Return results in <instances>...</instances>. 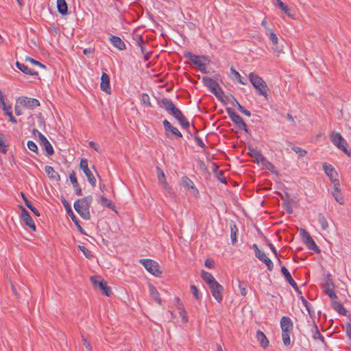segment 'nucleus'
<instances>
[{"label": "nucleus", "mask_w": 351, "mask_h": 351, "mask_svg": "<svg viewBox=\"0 0 351 351\" xmlns=\"http://www.w3.org/2000/svg\"><path fill=\"white\" fill-rule=\"evenodd\" d=\"M158 104L169 112L178 121L180 126L187 131L189 135L193 136V132L190 130L189 121L186 119L182 111L175 106L170 99L166 97L162 98L158 101Z\"/></svg>", "instance_id": "obj_1"}, {"label": "nucleus", "mask_w": 351, "mask_h": 351, "mask_svg": "<svg viewBox=\"0 0 351 351\" xmlns=\"http://www.w3.org/2000/svg\"><path fill=\"white\" fill-rule=\"evenodd\" d=\"M93 202L92 195H87L82 199H77L73 204L74 208L80 216L85 219H90L89 208Z\"/></svg>", "instance_id": "obj_2"}, {"label": "nucleus", "mask_w": 351, "mask_h": 351, "mask_svg": "<svg viewBox=\"0 0 351 351\" xmlns=\"http://www.w3.org/2000/svg\"><path fill=\"white\" fill-rule=\"evenodd\" d=\"M248 77L250 82L255 88L257 94L263 95L266 99H267L269 88L263 78L254 73H250Z\"/></svg>", "instance_id": "obj_3"}, {"label": "nucleus", "mask_w": 351, "mask_h": 351, "mask_svg": "<svg viewBox=\"0 0 351 351\" xmlns=\"http://www.w3.org/2000/svg\"><path fill=\"white\" fill-rule=\"evenodd\" d=\"M202 82L204 85L215 96L221 101H224L223 96L224 92L222 88L219 86L218 82L215 79L203 76L202 77Z\"/></svg>", "instance_id": "obj_4"}, {"label": "nucleus", "mask_w": 351, "mask_h": 351, "mask_svg": "<svg viewBox=\"0 0 351 351\" xmlns=\"http://www.w3.org/2000/svg\"><path fill=\"white\" fill-rule=\"evenodd\" d=\"M183 56L190 61V63L196 65L201 73H208L205 62H208L209 60L206 56L195 55L187 51L184 52Z\"/></svg>", "instance_id": "obj_5"}, {"label": "nucleus", "mask_w": 351, "mask_h": 351, "mask_svg": "<svg viewBox=\"0 0 351 351\" xmlns=\"http://www.w3.org/2000/svg\"><path fill=\"white\" fill-rule=\"evenodd\" d=\"M226 111L228 113L231 121L234 123L235 126L239 129L248 132V129L246 123L243 118L236 113L231 108H226Z\"/></svg>", "instance_id": "obj_6"}, {"label": "nucleus", "mask_w": 351, "mask_h": 351, "mask_svg": "<svg viewBox=\"0 0 351 351\" xmlns=\"http://www.w3.org/2000/svg\"><path fill=\"white\" fill-rule=\"evenodd\" d=\"M330 137L332 143L335 145L342 150L348 156H351V151L348 150L346 147L347 143L339 132H332Z\"/></svg>", "instance_id": "obj_7"}, {"label": "nucleus", "mask_w": 351, "mask_h": 351, "mask_svg": "<svg viewBox=\"0 0 351 351\" xmlns=\"http://www.w3.org/2000/svg\"><path fill=\"white\" fill-rule=\"evenodd\" d=\"M300 234L301 236L302 242L310 250H313L316 253H320V249L317 245L308 232H307L305 229L301 228L300 230Z\"/></svg>", "instance_id": "obj_8"}, {"label": "nucleus", "mask_w": 351, "mask_h": 351, "mask_svg": "<svg viewBox=\"0 0 351 351\" xmlns=\"http://www.w3.org/2000/svg\"><path fill=\"white\" fill-rule=\"evenodd\" d=\"M140 263L144 266L146 270L152 275L159 277L162 272L160 270V266L157 262L152 259H141Z\"/></svg>", "instance_id": "obj_9"}, {"label": "nucleus", "mask_w": 351, "mask_h": 351, "mask_svg": "<svg viewBox=\"0 0 351 351\" xmlns=\"http://www.w3.org/2000/svg\"><path fill=\"white\" fill-rule=\"evenodd\" d=\"M61 202L66 211L67 215L71 217V220L76 226L77 230L82 234H86L85 233L84 229L82 228V227L80 226V220L77 219V217L75 216V215L73 212L71 205L69 204V203L66 201V199L63 196L61 197Z\"/></svg>", "instance_id": "obj_10"}, {"label": "nucleus", "mask_w": 351, "mask_h": 351, "mask_svg": "<svg viewBox=\"0 0 351 351\" xmlns=\"http://www.w3.org/2000/svg\"><path fill=\"white\" fill-rule=\"evenodd\" d=\"M165 134L167 138H171L173 136H175L177 138H182V134L179 131V130L171 125V123L167 119H165L162 121Z\"/></svg>", "instance_id": "obj_11"}, {"label": "nucleus", "mask_w": 351, "mask_h": 351, "mask_svg": "<svg viewBox=\"0 0 351 351\" xmlns=\"http://www.w3.org/2000/svg\"><path fill=\"white\" fill-rule=\"evenodd\" d=\"M80 167L82 169L87 177V180L90 184L95 187L96 186V179L91 172V171L88 168V162L86 158H82L80 160Z\"/></svg>", "instance_id": "obj_12"}, {"label": "nucleus", "mask_w": 351, "mask_h": 351, "mask_svg": "<svg viewBox=\"0 0 351 351\" xmlns=\"http://www.w3.org/2000/svg\"><path fill=\"white\" fill-rule=\"evenodd\" d=\"M323 289L325 293L331 299L337 298V296L334 291V283L332 279L331 278L330 274H328L325 278L323 285Z\"/></svg>", "instance_id": "obj_13"}, {"label": "nucleus", "mask_w": 351, "mask_h": 351, "mask_svg": "<svg viewBox=\"0 0 351 351\" xmlns=\"http://www.w3.org/2000/svg\"><path fill=\"white\" fill-rule=\"evenodd\" d=\"M212 295L219 302L221 303L223 300L222 292L223 291V287L218 282L209 286Z\"/></svg>", "instance_id": "obj_14"}, {"label": "nucleus", "mask_w": 351, "mask_h": 351, "mask_svg": "<svg viewBox=\"0 0 351 351\" xmlns=\"http://www.w3.org/2000/svg\"><path fill=\"white\" fill-rule=\"evenodd\" d=\"M97 276L90 277V281L94 285H98L103 293L106 296H110L112 294V290L110 287L107 285V282L104 280H98Z\"/></svg>", "instance_id": "obj_15"}, {"label": "nucleus", "mask_w": 351, "mask_h": 351, "mask_svg": "<svg viewBox=\"0 0 351 351\" xmlns=\"http://www.w3.org/2000/svg\"><path fill=\"white\" fill-rule=\"evenodd\" d=\"M38 138L40 146L43 147L46 152V155L48 156H52L54 154V150L47 138L42 133H39Z\"/></svg>", "instance_id": "obj_16"}, {"label": "nucleus", "mask_w": 351, "mask_h": 351, "mask_svg": "<svg viewBox=\"0 0 351 351\" xmlns=\"http://www.w3.org/2000/svg\"><path fill=\"white\" fill-rule=\"evenodd\" d=\"M22 212H21V219L23 221L27 226L30 229L33 231L36 230V227L35 226L34 221L32 218L31 215L28 213V211L23 206H21Z\"/></svg>", "instance_id": "obj_17"}, {"label": "nucleus", "mask_w": 351, "mask_h": 351, "mask_svg": "<svg viewBox=\"0 0 351 351\" xmlns=\"http://www.w3.org/2000/svg\"><path fill=\"white\" fill-rule=\"evenodd\" d=\"M100 88L103 91H104L107 94L111 93L110 77L105 72H103L101 74Z\"/></svg>", "instance_id": "obj_18"}, {"label": "nucleus", "mask_w": 351, "mask_h": 351, "mask_svg": "<svg viewBox=\"0 0 351 351\" xmlns=\"http://www.w3.org/2000/svg\"><path fill=\"white\" fill-rule=\"evenodd\" d=\"M332 184H333V190L332 191V196L334 197V198L337 202H338L340 204H343L344 198H343V196L340 191L339 181L336 182Z\"/></svg>", "instance_id": "obj_19"}, {"label": "nucleus", "mask_w": 351, "mask_h": 351, "mask_svg": "<svg viewBox=\"0 0 351 351\" xmlns=\"http://www.w3.org/2000/svg\"><path fill=\"white\" fill-rule=\"evenodd\" d=\"M323 168L326 174L330 178L332 183L339 182V180L337 178V173L331 165L324 163Z\"/></svg>", "instance_id": "obj_20"}, {"label": "nucleus", "mask_w": 351, "mask_h": 351, "mask_svg": "<svg viewBox=\"0 0 351 351\" xmlns=\"http://www.w3.org/2000/svg\"><path fill=\"white\" fill-rule=\"evenodd\" d=\"M282 331L292 332L293 329V324L289 317L283 316L280 322Z\"/></svg>", "instance_id": "obj_21"}, {"label": "nucleus", "mask_w": 351, "mask_h": 351, "mask_svg": "<svg viewBox=\"0 0 351 351\" xmlns=\"http://www.w3.org/2000/svg\"><path fill=\"white\" fill-rule=\"evenodd\" d=\"M182 182L184 187L191 190L192 193L195 197L199 195V191L195 187L193 182L190 178L186 176H183L182 178Z\"/></svg>", "instance_id": "obj_22"}, {"label": "nucleus", "mask_w": 351, "mask_h": 351, "mask_svg": "<svg viewBox=\"0 0 351 351\" xmlns=\"http://www.w3.org/2000/svg\"><path fill=\"white\" fill-rule=\"evenodd\" d=\"M248 152L247 154L252 157L254 158V162L259 163L262 160V158L265 156L262 154L261 152L258 150L257 148H254L251 146L247 147Z\"/></svg>", "instance_id": "obj_23"}, {"label": "nucleus", "mask_w": 351, "mask_h": 351, "mask_svg": "<svg viewBox=\"0 0 351 351\" xmlns=\"http://www.w3.org/2000/svg\"><path fill=\"white\" fill-rule=\"evenodd\" d=\"M16 66L17 69H19L21 71H22L23 73L29 75H38V73L36 71H34L29 68L27 65L24 64L23 63H21L19 61L16 62Z\"/></svg>", "instance_id": "obj_24"}, {"label": "nucleus", "mask_w": 351, "mask_h": 351, "mask_svg": "<svg viewBox=\"0 0 351 351\" xmlns=\"http://www.w3.org/2000/svg\"><path fill=\"white\" fill-rule=\"evenodd\" d=\"M21 104L29 108H34L40 106V102L37 99L27 97L23 98Z\"/></svg>", "instance_id": "obj_25"}, {"label": "nucleus", "mask_w": 351, "mask_h": 351, "mask_svg": "<svg viewBox=\"0 0 351 351\" xmlns=\"http://www.w3.org/2000/svg\"><path fill=\"white\" fill-rule=\"evenodd\" d=\"M256 339L258 341L261 346L265 349L269 346V340L263 332L258 330L256 332Z\"/></svg>", "instance_id": "obj_26"}, {"label": "nucleus", "mask_w": 351, "mask_h": 351, "mask_svg": "<svg viewBox=\"0 0 351 351\" xmlns=\"http://www.w3.org/2000/svg\"><path fill=\"white\" fill-rule=\"evenodd\" d=\"M256 257L266 265L269 271L273 269L274 264L271 259L265 255L264 252L262 251L258 255H256Z\"/></svg>", "instance_id": "obj_27"}, {"label": "nucleus", "mask_w": 351, "mask_h": 351, "mask_svg": "<svg viewBox=\"0 0 351 351\" xmlns=\"http://www.w3.org/2000/svg\"><path fill=\"white\" fill-rule=\"evenodd\" d=\"M110 40L112 45L119 50H123L126 48L125 44L119 36H111Z\"/></svg>", "instance_id": "obj_28"}, {"label": "nucleus", "mask_w": 351, "mask_h": 351, "mask_svg": "<svg viewBox=\"0 0 351 351\" xmlns=\"http://www.w3.org/2000/svg\"><path fill=\"white\" fill-rule=\"evenodd\" d=\"M175 300L176 301V303L178 305V308L180 310L179 314H180V316L182 317V322L184 323H187L189 322L187 313L185 311V309L183 308L182 302H181V300L179 298H176Z\"/></svg>", "instance_id": "obj_29"}, {"label": "nucleus", "mask_w": 351, "mask_h": 351, "mask_svg": "<svg viewBox=\"0 0 351 351\" xmlns=\"http://www.w3.org/2000/svg\"><path fill=\"white\" fill-rule=\"evenodd\" d=\"M267 35L268 36L270 41L273 44V49L278 53L281 52L282 51V47H280L277 45L278 39L276 34L272 32H270L269 33H267Z\"/></svg>", "instance_id": "obj_30"}, {"label": "nucleus", "mask_w": 351, "mask_h": 351, "mask_svg": "<svg viewBox=\"0 0 351 351\" xmlns=\"http://www.w3.org/2000/svg\"><path fill=\"white\" fill-rule=\"evenodd\" d=\"M201 276L203 280L208 284V286L212 285L213 284L217 282L215 278L213 276V275L204 270H202L201 272Z\"/></svg>", "instance_id": "obj_31"}, {"label": "nucleus", "mask_w": 351, "mask_h": 351, "mask_svg": "<svg viewBox=\"0 0 351 351\" xmlns=\"http://www.w3.org/2000/svg\"><path fill=\"white\" fill-rule=\"evenodd\" d=\"M21 197L23 198L26 206L37 217H39L40 216V212L38 211V210L37 208H36L33 204H32V202L27 198V197L25 196V195L21 192Z\"/></svg>", "instance_id": "obj_32"}, {"label": "nucleus", "mask_w": 351, "mask_h": 351, "mask_svg": "<svg viewBox=\"0 0 351 351\" xmlns=\"http://www.w3.org/2000/svg\"><path fill=\"white\" fill-rule=\"evenodd\" d=\"M45 171L46 173L48 175L49 178L51 179H53L56 180H60V176L58 172H56L53 167L51 166H46L45 167Z\"/></svg>", "instance_id": "obj_33"}, {"label": "nucleus", "mask_w": 351, "mask_h": 351, "mask_svg": "<svg viewBox=\"0 0 351 351\" xmlns=\"http://www.w3.org/2000/svg\"><path fill=\"white\" fill-rule=\"evenodd\" d=\"M57 8L62 15H66L68 13V6L65 0H57Z\"/></svg>", "instance_id": "obj_34"}, {"label": "nucleus", "mask_w": 351, "mask_h": 351, "mask_svg": "<svg viewBox=\"0 0 351 351\" xmlns=\"http://www.w3.org/2000/svg\"><path fill=\"white\" fill-rule=\"evenodd\" d=\"M230 228L231 242L234 245L237 242V234L239 230L235 222L232 221L230 223Z\"/></svg>", "instance_id": "obj_35"}, {"label": "nucleus", "mask_w": 351, "mask_h": 351, "mask_svg": "<svg viewBox=\"0 0 351 351\" xmlns=\"http://www.w3.org/2000/svg\"><path fill=\"white\" fill-rule=\"evenodd\" d=\"M332 306L340 315H346L347 310L344 308L343 305L341 302H337V301H333L332 302Z\"/></svg>", "instance_id": "obj_36"}, {"label": "nucleus", "mask_w": 351, "mask_h": 351, "mask_svg": "<svg viewBox=\"0 0 351 351\" xmlns=\"http://www.w3.org/2000/svg\"><path fill=\"white\" fill-rule=\"evenodd\" d=\"M149 291L152 298L158 304H161V299L160 297V293L156 289V287L153 285H149Z\"/></svg>", "instance_id": "obj_37"}, {"label": "nucleus", "mask_w": 351, "mask_h": 351, "mask_svg": "<svg viewBox=\"0 0 351 351\" xmlns=\"http://www.w3.org/2000/svg\"><path fill=\"white\" fill-rule=\"evenodd\" d=\"M300 300H301L302 304L306 308V311H308L309 315L312 317L315 315V311L313 309L312 305L305 299L304 296H301L300 298Z\"/></svg>", "instance_id": "obj_38"}, {"label": "nucleus", "mask_w": 351, "mask_h": 351, "mask_svg": "<svg viewBox=\"0 0 351 351\" xmlns=\"http://www.w3.org/2000/svg\"><path fill=\"white\" fill-rule=\"evenodd\" d=\"M213 171L215 173V176H216L217 178L221 183H223V184H226L227 183V180H226V177L224 176L223 171L222 170H218V167L217 166L215 167V168L213 169Z\"/></svg>", "instance_id": "obj_39"}, {"label": "nucleus", "mask_w": 351, "mask_h": 351, "mask_svg": "<svg viewBox=\"0 0 351 351\" xmlns=\"http://www.w3.org/2000/svg\"><path fill=\"white\" fill-rule=\"evenodd\" d=\"M318 222L319 223L321 228L323 230H326L328 228V223L322 213L318 215Z\"/></svg>", "instance_id": "obj_40"}, {"label": "nucleus", "mask_w": 351, "mask_h": 351, "mask_svg": "<svg viewBox=\"0 0 351 351\" xmlns=\"http://www.w3.org/2000/svg\"><path fill=\"white\" fill-rule=\"evenodd\" d=\"M100 202H101V204L104 207H107L112 210H114L115 208V206L112 202V201L109 200L108 198H106L104 196L100 197Z\"/></svg>", "instance_id": "obj_41"}, {"label": "nucleus", "mask_w": 351, "mask_h": 351, "mask_svg": "<svg viewBox=\"0 0 351 351\" xmlns=\"http://www.w3.org/2000/svg\"><path fill=\"white\" fill-rule=\"evenodd\" d=\"M238 286L240 290V293L241 295L245 296L247 295V282L241 281L240 280H237Z\"/></svg>", "instance_id": "obj_42"}, {"label": "nucleus", "mask_w": 351, "mask_h": 351, "mask_svg": "<svg viewBox=\"0 0 351 351\" xmlns=\"http://www.w3.org/2000/svg\"><path fill=\"white\" fill-rule=\"evenodd\" d=\"M313 328H314V332L313 335V337L314 339H320L322 342H324V336L319 332V328L317 325L315 324V322H313Z\"/></svg>", "instance_id": "obj_43"}, {"label": "nucleus", "mask_w": 351, "mask_h": 351, "mask_svg": "<svg viewBox=\"0 0 351 351\" xmlns=\"http://www.w3.org/2000/svg\"><path fill=\"white\" fill-rule=\"evenodd\" d=\"M190 289L191 291V293L193 294V297L197 300L201 301L202 296V294L199 292L197 287L194 285H191L190 286Z\"/></svg>", "instance_id": "obj_44"}, {"label": "nucleus", "mask_w": 351, "mask_h": 351, "mask_svg": "<svg viewBox=\"0 0 351 351\" xmlns=\"http://www.w3.org/2000/svg\"><path fill=\"white\" fill-rule=\"evenodd\" d=\"M261 162L262 163V165L263 166H265V167L267 169L269 170L271 172L275 171V169H276L275 166L271 162H269L268 160H267V158L265 157L262 158V160Z\"/></svg>", "instance_id": "obj_45"}, {"label": "nucleus", "mask_w": 351, "mask_h": 351, "mask_svg": "<svg viewBox=\"0 0 351 351\" xmlns=\"http://www.w3.org/2000/svg\"><path fill=\"white\" fill-rule=\"evenodd\" d=\"M276 1V5H278L288 16H291L290 9L288 5H285L281 0H275Z\"/></svg>", "instance_id": "obj_46"}, {"label": "nucleus", "mask_w": 351, "mask_h": 351, "mask_svg": "<svg viewBox=\"0 0 351 351\" xmlns=\"http://www.w3.org/2000/svg\"><path fill=\"white\" fill-rule=\"evenodd\" d=\"M163 188L167 192V193L170 195V197L173 199L176 197V194L173 190V189L169 186L167 181H162Z\"/></svg>", "instance_id": "obj_47"}, {"label": "nucleus", "mask_w": 351, "mask_h": 351, "mask_svg": "<svg viewBox=\"0 0 351 351\" xmlns=\"http://www.w3.org/2000/svg\"><path fill=\"white\" fill-rule=\"evenodd\" d=\"M282 206L289 214H292L293 210L291 202L289 199H282Z\"/></svg>", "instance_id": "obj_48"}, {"label": "nucleus", "mask_w": 351, "mask_h": 351, "mask_svg": "<svg viewBox=\"0 0 351 351\" xmlns=\"http://www.w3.org/2000/svg\"><path fill=\"white\" fill-rule=\"evenodd\" d=\"M280 271L287 282H289L291 280H293L290 272L285 266L281 267Z\"/></svg>", "instance_id": "obj_49"}, {"label": "nucleus", "mask_w": 351, "mask_h": 351, "mask_svg": "<svg viewBox=\"0 0 351 351\" xmlns=\"http://www.w3.org/2000/svg\"><path fill=\"white\" fill-rule=\"evenodd\" d=\"M78 247L80 250V251L83 253V254L85 256L86 258H89V259L93 258V256L91 252L88 248H86L85 246L79 245Z\"/></svg>", "instance_id": "obj_50"}, {"label": "nucleus", "mask_w": 351, "mask_h": 351, "mask_svg": "<svg viewBox=\"0 0 351 351\" xmlns=\"http://www.w3.org/2000/svg\"><path fill=\"white\" fill-rule=\"evenodd\" d=\"M27 147L29 150H31L32 152L38 154V147L36 145V144L32 141H27Z\"/></svg>", "instance_id": "obj_51"}, {"label": "nucleus", "mask_w": 351, "mask_h": 351, "mask_svg": "<svg viewBox=\"0 0 351 351\" xmlns=\"http://www.w3.org/2000/svg\"><path fill=\"white\" fill-rule=\"evenodd\" d=\"M25 60L31 62L32 64H33L34 65L38 66L40 68L46 69V66L45 64H43V63L40 62L39 61H38L36 60H34V58H32L31 57H29V56L26 57Z\"/></svg>", "instance_id": "obj_52"}, {"label": "nucleus", "mask_w": 351, "mask_h": 351, "mask_svg": "<svg viewBox=\"0 0 351 351\" xmlns=\"http://www.w3.org/2000/svg\"><path fill=\"white\" fill-rule=\"evenodd\" d=\"M141 101L143 104L146 105L147 106L150 107L151 103H150V98L147 93H143L141 95Z\"/></svg>", "instance_id": "obj_53"}, {"label": "nucleus", "mask_w": 351, "mask_h": 351, "mask_svg": "<svg viewBox=\"0 0 351 351\" xmlns=\"http://www.w3.org/2000/svg\"><path fill=\"white\" fill-rule=\"evenodd\" d=\"M291 149L300 156H304L306 154V152L304 149L299 147L293 146Z\"/></svg>", "instance_id": "obj_54"}, {"label": "nucleus", "mask_w": 351, "mask_h": 351, "mask_svg": "<svg viewBox=\"0 0 351 351\" xmlns=\"http://www.w3.org/2000/svg\"><path fill=\"white\" fill-rule=\"evenodd\" d=\"M135 40H136V45H138L139 47L144 45L145 43V42L143 40L141 35H136Z\"/></svg>", "instance_id": "obj_55"}, {"label": "nucleus", "mask_w": 351, "mask_h": 351, "mask_svg": "<svg viewBox=\"0 0 351 351\" xmlns=\"http://www.w3.org/2000/svg\"><path fill=\"white\" fill-rule=\"evenodd\" d=\"M69 179H70V181L72 183L73 186L78 183L76 176H75V173L74 171H72V172L69 174Z\"/></svg>", "instance_id": "obj_56"}, {"label": "nucleus", "mask_w": 351, "mask_h": 351, "mask_svg": "<svg viewBox=\"0 0 351 351\" xmlns=\"http://www.w3.org/2000/svg\"><path fill=\"white\" fill-rule=\"evenodd\" d=\"M157 171L158 173V179H159V180L162 183V181H167L163 171L160 168L157 167Z\"/></svg>", "instance_id": "obj_57"}, {"label": "nucleus", "mask_w": 351, "mask_h": 351, "mask_svg": "<svg viewBox=\"0 0 351 351\" xmlns=\"http://www.w3.org/2000/svg\"><path fill=\"white\" fill-rule=\"evenodd\" d=\"M194 140L196 142L197 145L198 146H199L200 147L204 148V149L206 147L205 144L204 143V142L202 141V140L201 139L200 137H199L197 136H194Z\"/></svg>", "instance_id": "obj_58"}, {"label": "nucleus", "mask_w": 351, "mask_h": 351, "mask_svg": "<svg viewBox=\"0 0 351 351\" xmlns=\"http://www.w3.org/2000/svg\"><path fill=\"white\" fill-rule=\"evenodd\" d=\"M73 189L75 190L76 195H77L78 196L82 195V189H81L79 183L73 185Z\"/></svg>", "instance_id": "obj_59"}, {"label": "nucleus", "mask_w": 351, "mask_h": 351, "mask_svg": "<svg viewBox=\"0 0 351 351\" xmlns=\"http://www.w3.org/2000/svg\"><path fill=\"white\" fill-rule=\"evenodd\" d=\"M83 345L86 347L88 351H92V346L90 343L86 339L84 336H82Z\"/></svg>", "instance_id": "obj_60"}, {"label": "nucleus", "mask_w": 351, "mask_h": 351, "mask_svg": "<svg viewBox=\"0 0 351 351\" xmlns=\"http://www.w3.org/2000/svg\"><path fill=\"white\" fill-rule=\"evenodd\" d=\"M5 114L9 117L10 121H11L13 123H17V120L12 115V112L10 111V110L6 111L5 112Z\"/></svg>", "instance_id": "obj_61"}, {"label": "nucleus", "mask_w": 351, "mask_h": 351, "mask_svg": "<svg viewBox=\"0 0 351 351\" xmlns=\"http://www.w3.org/2000/svg\"><path fill=\"white\" fill-rule=\"evenodd\" d=\"M0 104H1V107L2 108V110L4 111V112H5L6 111L9 110L11 109V107H7L6 104H5V99L2 100L0 101Z\"/></svg>", "instance_id": "obj_62"}, {"label": "nucleus", "mask_w": 351, "mask_h": 351, "mask_svg": "<svg viewBox=\"0 0 351 351\" xmlns=\"http://www.w3.org/2000/svg\"><path fill=\"white\" fill-rule=\"evenodd\" d=\"M88 145H89V146H90L91 148L94 149L96 152H99V147H98V145H97V143H95V142H93V141H90V142L88 143Z\"/></svg>", "instance_id": "obj_63"}, {"label": "nucleus", "mask_w": 351, "mask_h": 351, "mask_svg": "<svg viewBox=\"0 0 351 351\" xmlns=\"http://www.w3.org/2000/svg\"><path fill=\"white\" fill-rule=\"evenodd\" d=\"M346 332L349 338L351 339V324L348 323L346 326Z\"/></svg>", "instance_id": "obj_64"}]
</instances>
